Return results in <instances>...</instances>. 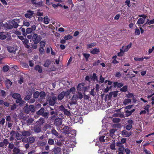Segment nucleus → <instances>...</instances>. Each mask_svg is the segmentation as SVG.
I'll return each mask as SVG.
<instances>
[{
    "mask_svg": "<svg viewBox=\"0 0 154 154\" xmlns=\"http://www.w3.org/2000/svg\"><path fill=\"white\" fill-rule=\"evenodd\" d=\"M65 96L63 92H62L61 93L59 94L57 96V98L58 100H61L63 99Z\"/></svg>",
    "mask_w": 154,
    "mask_h": 154,
    "instance_id": "obj_25",
    "label": "nucleus"
},
{
    "mask_svg": "<svg viewBox=\"0 0 154 154\" xmlns=\"http://www.w3.org/2000/svg\"><path fill=\"white\" fill-rule=\"evenodd\" d=\"M39 95V92L38 91H36L33 94V97L34 98L37 99V98Z\"/></svg>",
    "mask_w": 154,
    "mask_h": 154,
    "instance_id": "obj_39",
    "label": "nucleus"
},
{
    "mask_svg": "<svg viewBox=\"0 0 154 154\" xmlns=\"http://www.w3.org/2000/svg\"><path fill=\"white\" fill-rule=\"evenodd\" d=\"M112 121L113 122L118 123L120 122L121 120L119 118H114Z\"/></svg>",
    "mask_w": 154,
    "mask_h": 154,
    "instance_id": "obj_59",
    "label": "nucleus"
},
{
    "mask_svg": "<svg viewBox=\"0 0 154 154\" xmlns=\"http://www.w3.org/2000/svg\"><path fill=\"white\" fill-rule=\"evenodd\" d=\"M51 133L53 135H55L56 137L58 136L59 135L58 133L54 128H52L51 129Z\"/></svg>",
    "mask_w": 154,
    "mask_h": 154,
    "instance_id": "obj_29",
    "label": "nucleus"
},
{
    "mask_svg": "<svg viewBox=\"0 0 154 154\" xmlns=\"http://www.w3.org/2000/svg\"><path fill=\"white\" fill-rule=\"evenodd\" d=\"M42 4L43 2L42 1H40L37 3H34V5L35 7H41L43 6Z\"/></svg>",
    "mask_w": 154,
    "mask_h": 154,
    "instance_id": "obj_37",
    "label": "nucleus"
},
{
    "mask_svg": "<svg viewBox=\"0 0 154 154\" xmlns=\"http://www.w3.org/2000/svg\"><path fill=\"white\" fill-rule=\"evenodd\" d=\"M113 92L112 93V95H113V97H116L118 95V91H112Z\"/></svg>",
    "mask_w": 154,
    "mask_h": 154,
    "instance_id": "obj_60",
    "label": "nucleus"
},
{
    "mask_svg": "<svg viewBox=\"0 0 154 154\" xmlns=\"http://www.w3.org/2000/svg\"><path fill=\"white\" fill-rule=\"evenodd\" d=\"M62 130L63 131V133L64 134H69L72 131H71V128L69 126H65Z\"/></svg>",
    "mask_w": 154,
    "mask_h": 154,
    "instance_id": "obj_5",
    "label": "nucleus"
},
{
    "mask_svg": "<svg viewBox=\"0 0 154 154\" xmlns=\"http://www.w3.org/2000/svg\"><path fill=\"white\" fill-rule=\"evenodd\" d=\"M28 139V143L31 144L33 143L35 141V138L32 137H29Z\"/></svg>",
    "mask_w": 154,
    "mask_h": 154,
    "instance_id": "obj_28",
    "label": "nucleus"
},
{
    "mask_svg": "<svg viewBox=\"0 0 154 154\" xmlns=\"http://www.w3.org/2000/svg\"><path fill=\"white\" fill-rule=\"evenodd\" d=\"M126 138H122L121 139V142H118L116 143L117 146H123L122 144L126 143Z\"/></svg>",
    "mask_w": 154,
    "mask_h": 154,
    "instance_id": "obj_12",
    "label": "nucleus"
},
{
    "mask_svg": "<svg viewBox=\"0 0 154 154\" xmlns=\"http://www.w3.org/2000/svg\"><path fill=\"white\" fill-rule=\"evenodd\" d=\"M35 98H30L29 100L28 101V102L30 103H32L35 102Z\"/></svg>",
    "mask_w": 154,
    "mask_h": 154,
    "instance_id": "obj_64",
    "label": "nucleus"
},
{
    "mask_svg": "<svg viewBox=\"0 0 154 154\" xmlns=\"http://www.w3.org/2000/svg\"><path fill=\"white\" fill-rule=\"evenodd\" d=\"M61 151V148L55 146L54 149V152L56 154H59L60 153Z\"/></svg>",
    "mask_w": 154,
    "mask_h": 154,
    "instance_id": "obj_18",
    "label": "nucleus"
},
{
    "mask_svg": "<svg viewBox=\"0 0 154 154\" xmlns=\"http://www.w3.org/2000/svg\"><path fill=\"white\" fill-rule=\"evenodd\" d=\"M75 88L74 87H72L69 90L70 93L72 92V93H74L75 91Z\"/></svg>",
    "mask_w": 154,
    "mask_h": 154,
    "instance_id": "obj_61",
    "label": "nucleus"
},
{
    "mask_svg": "<svg viewBox=\"0 0 154 154\" xmlns=\"http://www.w3.org/2000/svg\"><path fill=\"white\" fill-rule=\"evenodd\" d=\"M100 52V49L99 48H94L92 49L90 53L93 54H97Z\"/></svg>",
    "mask_w": 154,
    "mask_h": 154,
    "instance_id": "obj_10",
    "label": "nucleus"
},
{
    "mask_svg": "<svg viewBox=\"0 0 154 154\" xmlns=\"http://www.w3.org/2000/svg\"><path fill=\"white\" fill-rule=\"evenodd\" d=\"M45 120L43 118H40L37 122V124L40 125L43 124L45 122Z\"/></svg>",
    "mask_w": 154,
    "mask_h": 154,
    "instance_id": "obj_27",
    "label": "nucleus"
},
{
    "mask_svg": "<svg viewBox=\"0 0 154 154\" xmlns=\"http://www.w3.org/2000/svg\"><path fill=\"white\" fill-rule=\"evenodd\" d=\"M23 111L27 114L30 112L33 113L35 112V106L33 105L30 104L28 105L27 103H26L23 108Z\"/></svg>",
    "mask_w": 154,
    "mask_h": 154,
    "instance_id": "obj_1",
    "label": "nucleus"
},
{
    "mask_svg": "<svg viewBox=\"0 0 154 154\" xmlns=\"http://www.w3.org/2000/svg\"><path fill=\"white\" fill-rule=\"evenodd\" d=\"M38 144L39 146H43L46 144V143L45 142L39 141L38 142Z\"/></svg>",
    "mask_w": 154,
    "mask_h": 154,
    "instance_id": "obj_45",
    "label": "nucleus"
},
{
    "mask_svg": "<svg viewBox=\"0 0 154 154\" xmlns=\"http://www.w3.org/2000/svg\"><path fill=\"white\" fill-rule=\"evenodd\" d=\"M34 14V11L30 10H27L26 13L24 14L25 17L27 18L31 19Z\"/></svg>",
    "mask_w": 154,
    "mask_h": 154,
    "instance_id": "obj_4",
    "label": "nucleus"
},
{
    "mask_svg": "<svg viewBox=\"0 0 154 154\" xmlns=\"http://www.w3.org/2000/svg\"><path fill=\"white\" fill-rule=\"evenodd\" d=\"M57 99V97L54 96L51 97L49 96L47 97V100L48 102V104L50 106H53L56 103Z\"/></svg>",
    "mask_w": 154,
    "mask_h": 154,
    "instance_id": "obj_2",
    "label": "nucleus"
},
{
    "mask_svg": "<svg viewBox=\"0 0 154 154\" xmlns=\"http://www.w3.org/2000/svg\"><path fill=\"white\" fill-rule=\"evenodd\" d=\"M11 110L13 111L14 110L17 106V105H16L15 103L14 104L12 105H11Z\"/></svg>",
    "mask_w": 154,
    "mask_h": 154,
    "instance_id": "obj_46",
    "label": "nucleus"
},
{
    "mask_svg": "<svg viewBox=\"0 0 154 154\" xmlns=\"http://www.w3.org/2000/svg\"><path fill=\"white\" fill-rule=\"evenodd\" d=\"M33 130L35 132L37 133H38L41 131V127L38 125H36L34 126L33 128Z\"/></svg>",
    "mask_w": 154,
    "mask_h": 154,
    "instance_id": "obj_14",
    "label": "nucleus"
},
{
    "mask_svg": "<svg viewBox=\"0 0 154 154\" xmlns=\"http://www.w3.org/2000/svg\"><path fill=\"white\" fill-rule=\"evenodd\" d=\"M147 21L146 23V24L150 25L151 24L154 23V18L152 20H149V19L147 20Z\"/></svg>",
    "mask_w": 154,
    "mask_h": 154,
    "instance_id": "obj_43",
    "label": "nucleus"
},
{
    "mask_svg": "<svg viewBox=\"0 0 154 154\" xmlns=\"http://www.w3.org/2000/svg\"><path fill=\"white\" fill-rule=\"evenodd\" d=\"M48 143L49 145H53L54 143V141L53 139H49L48 140Z\"/></svg>",
    "mask_w": 154,
    "mask_h": 154,
    "instance_id": "obj_53",
    "label": "nucleus"
},
{
    "mask_svg": "<svg viewBox=\"0 0 154 154\" xmlns=\"http://www.w3.org/2000/svg\"><path fill=\"white\" fill-rule=\"evenodd\" d=\"M5 27L8 29H11L13 28L12 24L11 23V22L8 23H6L4 25Z\"/></svg>",
    "mask_w": 154,
    "mask_h": 154,
    "instance_id": "obj_30",
    "label": "nucleus"
},
{
    "mask_svg": "<svg viewBox=\"0 0 154 154\" xmlns=\"http://www.w3.org/2000/svg\"><path fill=\"white\" fill-rule=\"evenodd\" d=\"M72 38V37L69 34L65 36L64 37V39L65 40H66L71 39Z\"/></svg>",
    "mask_w": 154,
    "mask_h": 154,
    "instance_id": "obj_47",
    "label": "nucleus"
},
{
    "mask_svg": "<svg viewBox=\"0 0 154 154\" xmlns=\"http://www.w3.org/2000/svg\"><path fill=\"white\" fill-rule=\"evenodd\" d=\"M21 133L22 135L24 137H29V136L31 134V131H25L21 132Z\"/></svg>",
    "mask_w": 154,
    "mask_h": 154,
    "instance_id": "obj_7",
    "label": "nucleus"
},
{
    "mask_svg": "<svg viewBox=\"0 0 154 154\" xmlns=\"http://www.w3.org/2000/svg\"><path fill=\"white\" fill-rule=\"evenodd\" d=\"M30 42L32 41V42H33L34 44H36L38 43L40 41V40L38 38V35L36 34H33L32 39L30 40Z\"/></svg>",
    "mask_w": 154,
    "mask_h": 154,
    "instance_id": "obj_3",
    "label": "nucleus"
},
{
    "mask_svg": "<svg viewBox=\"0 0 154 154\" xmlns=\"http://www.w3.org/2000/svg\"><path fill=\"white\" fill-rule=\"evenodd\" d=\"M51 62L50 60H47L45 61L43 65L45 67H48L51 64Z\"/></svg>",
    "mask_w": 154,
    "mask_h": 154,
    "instance_id": "obj_32",
    "label": "nucleus"
},
{
    "mask_svg": "<svg viewBox=\"0 0 154 154\" xmlns=\"http://www.w3.org/2000/svg\"><path fill=\"white\" fill-rule=\"evenodd\" d=\"M131 100L129 99H125L123 103L125 105H126L129 103H131Z\"/></svg>",
    "mask_w": 154,
    "mask_h": 154,
    "instance_id": "obj_31",
    "label": "nucleus"
},
{
    "mask_svg": "<svg viewBox=\"0 0 154 154\" xmlns=\"http://www.w3.org/2000/svg\"><path fill=\"white\" fill-rule=\"evenodd\" d=\"M72 103L75 104L77 103V100H78L77 99V94H75L74 95L71 99Z\"/></svg>",
    "mask_w": 154,
    "mask_h": 154,
    "instance_id": "obj_20",
    "label": "nucleus"
},
{
    "mask_svg": "<svg viewBox=\"0 0 154 154\" xmlns=\"http://www.w3.org/2000/svg\"><path fill=\"white\" fill-rule=\"evenodd\" d=\"M12 97L13 98L17 99L19 98V97H20L21 95L19 94L14 93L12 95Z\"/></svg>",
    "mask_w": 154,
    "mask_h": 154,
    "instance_id": "obj_33",
    "label": "nucleus"
},
{
    "mask_svg": "<svg viewBox=\"0 0 154 154\" xmlns=\"http://www.w3.org/2000/svg\"><path fill=\"white\" fill-rule=\"evenodd\" d=\"M34 69L37 71H38V72L40 73H42V67L38 65H36L35 66Z\"/></svg>",
    "mask_w": 154,
    "mask_h": 154,
    "instance_id": "obj_17",
    "label": "nucleus"
},
{
    "mask_svg": "<svg viewBox=\"0 0 154 154\" xmlns=\"http://www.w3.org/2000/svg\"><path fill=\"white\" fill-rule=\"evenodd\" d=\"M5 85L6 88L8 89L12 85V82L9 79H7L5 81Z\"/></svg>",
    "mask_w": 154,
    "mask_h": 154,
    "instance_id": "obj_9",
    "label": "nucleus"
},
{
    "mask_svg": "<svg viewBox=\"0 0 154 154\" xmlns=\"http://www.w3.org/2000/svg\"><path fill=\"white\" fill-rule=\"evenodd\" d=\"M82 54L84 57L85 58L86 61H87L88 60L89 57L90 56V54H89L85 53H83Z\"/></svg>",
    "mask_w": 154,
    "mask_h": 154,
    "instance_id": "obj_35",
    "label": "nucleus"
},
{
    "mask_svg": "<svg viewBox=\"0 0 154 154\" xmlns=\"http://www.w3.org/2000/svg\"><path fill=\"white\" fill-rule=\"evenodd\" d=\"M16 102L17 103H19L20 106L24 104L26 102L22 100L20 97L16 99Z\"/></svg>",
    "mask_w": 154,
    "mask_h": 154,
    "instance_id": "obj_11",
    "label": "nucleus"
},
{
    "mask_svg": "<svg viewBox=\"0 0 154 154\" xmlns=\"http://www.w3.org/2000/svg\"><path fill=\"white\" fill-rule=\"evenodd\" d=\"M124 52H125L123 51V50H122L121 49L120 52L118 53V56L119 57L122 56L124 54Z\"/></svg>",
    "mask_w": 154,
    "mask_h": 154,
    "instance_id": "obj_52",
    "label": "nucleus"
},
{
    "mask_svg": "<svg viewBox=\"0 0 154 154\" xmlns=\"http://www.w3.org/2000/svg\"><path fill=\"white\" fill-rule=\"evenodd\" d=\"M150 107V105L147 104L146 106H145L144 109L147 111V112H149V108Z\"/></svg>",
    "mask_w": 154,
    "mask_h": 154,
    "instance_id": "obj_55",
    "label": "nucleus"
},
{
    "mask_svg": "<svg viewBox=\"0 0 154 154\" xmlns=\"http://www.w3.org/2000/svg\"><path fill=\"white\" fill-rule=\"evenodd\" d=\"M122 134L123 136H125V137H129L132 134V132L131 131L128 132L125 130H123L122 132Z\"/></svg>",
    "mask_w": 154,
    "mask_h": 154,
    "instance_id": "obj_8",
    "label": "nucleus"
},
{
    "mask_svg": "<svg viewBox=\"0 0 154 154\" xmlns=\"http://www.w3.org/2000/svg\"><path fill=\"white\" fill-rule=\"evenodd\" d=\"M9 69V66L7 65H5L3 67V71L4 72H7Z\"/></svg>",
    "mask_w": 154,
    "mask_h": 154,
    "instance_id": "obj_38",
    "label": "nucleus"
},
{
    "mask_svg": "<svg viewBox=\"0 0 154 154\" xmlns=\"http://www.w3.org/2000/svg\"><path fill=\"white\" fill-rule=\"evenodd\" d=\"M63 112L65 115L67 116H69L70 115V112L66 109L64 110V111Z\"/></svg>",
    "mask_w": 154,
    "mask_h": 154,
    "instance_id": "obj_57",
    "label": "nucleus"
},
{
    "mask_svg": "<svg viewBox=\"0 0 154 154\" xmlns=\"http://www.w3.org/2000/svg\"><path fill=\"white\" fill-rule=\"evenodd\" d=\"M21 31L22 32L23 35L24 36H26L27 35V34L26 33V32L25 29L24 28H22L21 29Z\"/></svg>",
    "mask_w": 154,
    "mask_h": 154,
    "instance_id": "obj_58",
    "label": "nucleus"
},
{
    "mask_svg": "<svg viewBox=\"0 0 154 154\" xmlns=\"http://www.w3.org/2000/svg\"><path fill=\"white\" fill-rule=\"evenodd\" d=\"M90 78L91 80H92L94 81H98V77L95 73H93V74L92 76Z\"/></svg>",
    "mask_w": 154,
    "mask_h": 154,
    "instance_id": "obj_24",
    "label": "nucleus"
},
{
    "mask_svg": "<svg viewBox=\"0 0 154 154\" xmlns=\"http://www.w3.org/2000/svg\"><path fill=\"white\" fill-rule=\"evenodd\" d=\"M63 93H64V94L66 97H68V96L70 94V93L69 91V89L67 90L66 91H63Z\"/></svg>",
    "mask_w": 154,
    "mask_h": 154,
    "instance_id": "obj_44",
    "label": "nucleus"
},
{
    "mask_svg": "<svg viewBox=\"0 0 154 154\" xmlns=\"http://www.w3.org/2000/svg\"><path fill=\"white\" fill-rule=\"evenodd\" d=\"M144 58L147 59V58H146L145 57H144V58L142 57V58H138V57H134V59L135 61H142L143 60Z\"/></svg>",
    "mask_w": 154,
    "mask_h": 154,
    "instance_id": "obj_56",
    "label": "nucleus"
},
{
    "mask_svg": "<svg viewBox=\"0 0 154 154\" xmlns=\"http://www.w3.org/2000/svg\"><path fill=\"white\" fill-rule=\"evenodd\" d=\"M105 136H100L99 138V140L101 142H104L105 140H104V137Z\"/></svg>",
    "mask_w": 154,
    "mask_h": 154,
    "instance_id": "obj_62",
    "label": "nucleus"
},
{
    "mask_svg": "<svg viewBox=\"0 0 154 154\" xmlns=\"http://www.w3.org/2000/svg\"><path fill=\"white\" fill-rule=\"evenodd\" d=\"M132 46V43L131 42L130 44L128 45L127 46L122 47V48L123 50V51L126 52L129 49L131 48Z\"/></svg>",
    "mask_w": 154,
    "mask_h": 154,
    "instance_id": "obj_16",
    "label": "nucleus"
},
{
    "mask_svg": "<svg viewBox=\"0 0 154 154\" xmlns=\"http://www.w3.org/2000/svg\"><path fill=\"white\" fill-rule=\"evenodd\" d=\"M45 111V109L44 108L42 107L37 112V114L38 115H42L43 114Z\"/></svg>",
    "mask_w": 154,
    "mask_h": 154,
    "instance_id": "obj_34",
    "label": "nucleus"
},
{
    "mask_svg": "<svg viewBox=\"0 0 154 154\" xmlns=\"http://www.w3.org/2000/svg\"><path fill=\"white\" fill-rule=\"evenodd\" d=\"M22 136H23L22 135V134H21L19 133H17L16 135V138L18 140H20L22 139Z\"/></svg>",
    "mask_w": 154,
    "mask_h": 154,
    "instance_id": "obj_40",
    "label": "nucleus"
},
{
    "mask_svg": "<svg viewBox=\"0 0 154 154\" xmlns=\"http://www.w3.org/2000/svg\"><path fill=\"white\" fill-rule=\"evenodd\" d=\"M20 150L19 148L14 147L13 149V152L14 154H20Z\"/></svg>",
    "mask_w": 154,
    "mask_h": 154,
    "instance_id": "obj_22",
    "label": "nucleus"
},
{
    "mask_svg": "<svg viewBox=\"0 0 154 154\" xmlns=\"http://www.w3.org/2000/svg\"><path fill=\"white\" fill-rule=\"evenodd\" d=\"M0 93L1 94V96L3 97H5L6 95V92L4 90H1L0 91Z\"/></svg>",
    "mask_w": 154,
    "mask_h": 154,
    "instance_id": "obj_49",
    "label": "nucleus"
},
{
    "mask_svg": "<svg viewBox=\"0 0 154 154\" xmlns=\"http://www.w3.org/2000/svg\"><path fill=\"white\" fill-rule=\"evenodd\" d=\"M50 19L47 16L44 17V22L45 24H48L49 23Z\"/></svg>",
    "mask_w": 154,
    "mask_h": 154,
    "instance_id": "obj_42",
    "label": "nucleus"
},
{
    "mask_svg": "<svg viewBox=\"0 0 154 154\" xmlns=\"http://www.w3.org/2000/svg\"><path fill=\"white\" fill-rule=\"evenodd\" d=\"M135 110L134 109H133L129 111V110H126L125 111L126 114V116L128 117L130 116H131L132 112H134Z\"/></svg>",
    "mask_w": 154,
    "mask_h": 154,
    "instance_id": "obj_23",
    "label": "nucleus"
},
{
    "mask_svg": "<svg viewBox=\"0 0 154 154\" xmlns=\"http://www.w3.org/2000/svg\"><path fill=\"white\" fill-rule=\"evenodd\" d=\"M40 47L44 48L45 45V42L43 41H41L40 42Z\"/></svg>",
    "mask_w": 154,
    "mask_h": 154,
    "instance_id": "obj_54",
    "label": "nucleus"
},
{
    "mask_svg": "<svg viewBox=\"0 0 154 154\" xmlns=\"http://www.w3.org/2000/svg\"><path fill=\"white\" fill-rule=\"evenodd\" d=\"M34 121V119L32 118H29L26 121V123L28 124H30L32 123Z\"/></svg>",
    "mask_w": 154,
    "mask_h": 154,
    "instance_id": "obj_51",
    "label": "nucleus"
},
{
    "mask_svg": "<svg viewBox=\"0 0 154 154\" xmlns=\"http://www.w3.org/2000/svg\"><path fill=\"white\" fill-rule=\"evenodd\" d=\"M11 23L12 24L13 28H17L18 26V24L17 22L16 21L15 19L11 21Z\"/></svg>",
    "mask_w": 154,
    "mask_h": 154,
    "instance_id": "obj_15",
    "label": "nucleus"
},
{
    "mask_svg": "<svg viewBox=\"0 0 154 154\" xmlns=\"http://www.w3.org/2000/svg\"><path fill=\"white\" fill-rule=\"evenodd\" d=\"M132 127V125L131 124H128L125 127L126 129L128 131H129L131 129Z\"/></svg>",
    "mask_w": 154,
    "mask_h": 154,
    "instance_id": "obj_50",
    "label": "nucleus"
},
{
    "mask_svg": "<svg viewBox=\"0 0 154 154\" xmlns=\"http://www.w3.org/2000/svg\"><path fill=\"white\" fill-rule=\"evenodd\" d=\"M85 85V84L83 83H80L78 84L77 86V90L79 91H81L82 88H83Z\"/></svg>",
    "mask_w": 154,
    "mask_h": 154,
    "instance_id": "obj_26",
    "label": "nucleus"
},
{
    "mask_svg": "<svg viewBox=\"0 0 154 154\" xmlns=\"http://www.w3.org/2000/svg\"><path fill=\"white\" fill-rule=\"evenodd\" d=\"M62 123V119L60 118H56L54 120V125L58 126H60Z\"/></svg>",
    "mask_w": 154,
    "mask_h": 154,
    "instance_id": "obj_6",
    "label": "nucleus"
},
{
    "mask_svg": "<svg viewBox=\"0 0 154 154\" xmlns=\"http://www.w3.org/2000/svg\"><path fill=\"white\" fill-rule=\"evenodd\" d=\"M35 89H33V88L31 89H29L26 92V95H29L32 96V93L35 91Z\"/></svg>",
    "mask_w": 154,
    "mask_h": 154,
    "instance_id": "obj_21",
    "label": "nucleus"
},
{
    "mask_svg": "<svg viewBox=\"0 0 154 154\" xmlns=\"http://www.w3.org/2000/svg\"><path fill=\"white\" fill-rule=\"evenodd\" d=\"M134 33L136 35H139L140 34V31L138 29L136 28L135 29Z\"/></svg>",
    "mask_w": 154,
    "mask_h": 154,
    "instance_id": "obj_63",
    "label": "nucleus"
},
{
    "mask_svg": "<svg viewBox=\"0 0 154 154\" xmlns=\"http://www.w3.org/2000/svg\"><path fill=\"white\" fill-rule=\"evenodd\" d=\"M42 115V116L44 117L45 119H47L48 117V113L47 112H44Z\"/></svg>",
    "mask_w": 154,
    "mask_h": 154,
    "instance_id": "obj_48",
    "label": "nucleus"
},
{
    "mask_svg": "<svg viewBox=\"0 0 154 154\" xmlns=\"http://www.w3.org/2000/svg\"><path fill=\"white\" fill-rule=\"evenodd\" d=\"M128 86H124L122 88L120 89V91L121 92H125L128 90Z\"/></svg>",
    "mask_w": 154,
    "mask_h": 154,
    "instance_id": "obj_36",
    "label": "nucleus"
},
{
    "mask_svg": "<svg viewBox=\"0 0 154 154\" xmlns=\"http://www.w3.org/2000/svg\"><path fill=\"white\" fill-rule=\"evenodd\" d=\"M119 147V152L118 154H124V152L125 150L124 146H117Z\"/></svg>",
    "mask_w": 154,
    "mask_h": 154,
    "instance_id": "obj_13",
    "label": "nucleus"
},
{
    "mask_svg": "<svg viewBox=\"0 0 154 154\" xmlns=\"http://www.w3.org/2000/svg\"><path fill=\"white\" fill-rule=\"evenodd\" d=\"M39 96L40 99L41 100H43L44 99L46 96V94L45 92L43 91H42L39 92Z\"/></svg>",
    "mask_w": 154,
    "mask_h": 154,
    "instance_id": "obj_19",
    "label": "nucleus"
},
{
    "mask_svg": "<svg viewBox=\"0 0 154 154\" xmlns=\"http://www.w3.org/2000/svg\"><path fill=\"white\" fill-rule=\"evenodd\" d=\"M144 22V20L142 18H139L137 20V23L139 24H143Z\"/></svg>",
    "mask_w": 154,
    "mask_h": 154,
    "instance_id": "obj_41",
    "label": "nucleus"
}]
</instances>
